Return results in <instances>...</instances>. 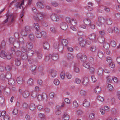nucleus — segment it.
<instances>
[{
  "label": "nucleus",
  "mask_w": 120,
  "mask_h": 120,
  "mask_svg": "<svg viewBox=\"0 0 120 120\" xmlns=\"http://www.w3.org/2000/svg\"><path fill=\"white\" fill-rule=\"evenodd\" d=\"M13 14H11L9 15L8 14H6V16L7 17V19L4 22H2V24H4L6 23L9 20L10 22L12 23L14 20L13 16Z\"/></svg>",
  "instance_id": "f257e3e1"
},
{
  "label": "nucleus",
  "mask_w": 120,
  "mask_h": 120,
  "mask_svg": "<svg viewBox=\"0 0 120 120\" xmlns=\"http://www.w3.org/2000/svg\"><path fill=\"white\" fill-rule=\"evenodd\" d=\"M51 19L54 21H57L59 20V17L57 15L55 14H52L50 16Z\"/></svg>",
  "instance_id": "f03ea898"
},
{
  "label": "nucleus",
  "mask_w": 120,
  "mask_h": 120,
  "mask_svg": "<svg viewBox=\"0 0 120 120\" xmlns=\"http://www.w3.org/2000/svg\"><path fill=\"white\" fill-rule=\"evenodd\" d=\"M11 73L9 72L7 73L5 75L2 74L0 76L1 78L2 79H3V77L4 78H6L7 79H9L11 78Z\"/></svg>",
  "instance_id": "7ed1b4c3"
},
{
  "label": "nucleus",
  "mask_w": 120,
  "mask_h": 120,
  "mask_svg": "<svg viewBox=\"0 0 120 120\" xmlns=\"http://www.w3.org/2000/svg\"><path fill=\"white\" fill-rule=\"evenodd\" d=\"M79 44L82 47H84L86 45V40L81 37L79 38Z\"/></svg>",
  "instance_id": "20e7f679"
},
{
  "label": "nucleus",
  "mask_w": 120,
  "mask_h": 120,
  "mask_svg": "<svg viewBox=\"0 0 120 120\" xmlns=\"http://www.w3.org/2000/svg\"><path fill=\"white\" fill-rule=\"evenodd\" d=\"M68 26L66 23L65 22H62L60 24V27L63 30H66L68 28Z\"/></svg>",
  "instance_id": "39448f33"
},
{
  "label": "nucleus",
  "mask_w": 120,
  "mask_h": 120,
  "mask_svg": "<svg viewBox=\"0 0 120 120\" xmlns=\"http://www.w3.org/2000/svg\"><path fill=\"white\" fill-rule=\"evenodd\" d=\"M49 56L51 57L52 60H56L58 58V55L56 53H54L52 55H49Z\"/></svg>",
  "instance_id": "423d86ee"
},
{
  "label": "nucleus",
  "mask_w": 120,
  "mask_h": 120,
  "mask_svg": "<svg viewBox=\"0 0 120 120\" xmlns=\"http://www.w3.org/2000/svg\"><path fill=\"white\" fill-rule=\"evenodd\" d=\"M16 81L19 84L22 85L23 83V78L21 76L18 77L17 78Z\"/></svg>",
  "instance_id": "0eeeda50"
},
{
  "label": "nucleus",
  "mask_w": 120,
  "mask_h": 120,
  "mask_svg": "<svg viewBox=\"0 0 120 120\" xmlns=\"http://www.w3.org/2000/svg\"><path fill=\"white\" fill-rule=\"evenodd\" d=\"M0 56L2 58L5 59L6 57V53L4 50H2L0 53Z\"/></svg>",
  "instance_id": "6e6552de"
},
{
  "label": "nucleus",
  "mask_w": 120,
  "mask_h": 120,
  "mask_svg": "<svg viewBox=\"0 0 120 120\" xmlns=\"http://www.w3.org/2000/svg\"><path fill=\"white\" fill-rule=\"evenodd\" d=\"M89 80L88 78L85 77L83 79V81L82 82V84L84 86H86L88 83Z\"/></svg>",
  "instance_id": "1a4fd4ad"
},
{
  "label": "nucleus",
  "mask_w": 120,
  "mask_h": 120,
  "mask_svg": "<svg viewBox=\"0 0 120 120\" xmlns=\"http://www.w3.org/2000/svg\"><path fill=\"white\" fill-rule=\"evenodd\" d=\"M43 46L45 49H48L50 48L49 44L47 42H44L43 43Z\"/></svg>",
  "instance_id": "9d476101"
},
{
  "label": "nucleus",
  "mask_w": 120,
  "mask_h": 120,
  "mask_svg": "<svg viewBox=\"0 0 120 120\" xmlns=\"http://www.w3.org/2000/svg\"><path fill=\"white\" fill-rule=\"evenodd\" d=\"M84 22L85 24L88 26L91 24V22L89 19L86 18L84 20Z\"/></svg>",
  "instance_id": "9b49d317"
},
{
  "label": "nucleus",
  "mask_w": 120,
  "mask_h": 120,
  "mask_svg": "<svg viewBox=\"0 0 120 120\" xmlns=\"http://www.w3.org/2000/svg\"><path fill=\"white\" fill-rule=\"evenodd\" d=\"M90 103L86 99H85L83 104V105L85 107H87L89 106L90 105Z\"/></svg>",
  "instance_id": "f8f14e48"
},
{
  "label": "nucleus",
  "mask_w": 120,
  "mask_h": 120,
  "mask_svg": "<svg viewBox=\"0 0 120 120\" xmlns=\"http://www.w3.org/2000/svg\"><path fill=\"white\" fill-rule=\"evenodd\" d=\"M21 57L23 60H25L27 59L28 57V56L26 53H23L21 55Z\"/></svg>",
  "instance_id": "ddd939ff"
},
{
  "label": "nucleus",
  "mask_w": 120,
  "mask_h": 120,
  "mask_svg": "<svg viewBox=\"0 0 120 120\" xmlns=\"http://www.w3.org/2000/svg\"><path fill=\"white\" fill-rule=\"evenodd\" d=\"M26 46L28 48L31 49L33 47V44L30 41H28L26 43Z\"/></svg>",
  "instance_id": "4468645a"
},
{
  "label": "nucleus",
  "mask_w": 120,
  "mask_h": 120,
  "mask_svg": "<svg viewBox=\"0 0 120 120\" xmlns=\"http://www.w3.org/2000/svg\"><path fill=\"white\" fill-rule=\"evenodd\" d=\"M88 5L87 6V8L89 11H91L93 9L92 7L93 4L91 3H89L88 4Z\"/></svg>",
  "instance_id": "2eb2a0df"
},
{
  "label": "nucleus",
  "mask_w": 120,
  "mask_h": 120,
  "mask_svg": "<svg viewBox=\"0 0 120 120\" xmlns=\"http://www.w3.org/2000/svg\"><path fill=\"white\" fill-rule=\"evenodd\" d=\"M98 41L100 43H102L105 41V38L103 36H100L98 38Z\"/></svg>",
  "instance_id": "dca6fc26"
},
{
  "label": "nucleus",
  "mask_w": 120,
  "mask_h": 120,
  "mask_svg": "<svg viewBox=\"0 0 120 120\" xmlns=\"http://www.w3.org/2000/svg\"><path fill=\"white\" fill-rule=\"evenodd\" d=\"M24 98H26L28 97L30 95V93L27 91L24 92L22 94Z\"/></svg>",
  "instance_id": "f3484780"
},
{
  "label": "nucleus",
  "mask_w": 120,
  "mask_h": 120,
  "mask_svg": "<svg viewBox=\"0 0 120 120\" xmlns=\"http://www.w3.org/2000/svg\"><path fill=\"white\" fill-rule=\"evenodd\" d=\"M50 73L52 76L53 77H55L57 74L56 71L53 69L51 70L50 71Z\"/></svg>",
  "instance_id": "a211bd4d"
},
{
  "label": "nucleus",
  "mask_w": 120,
  "mask_h": 120,
  "mask_svg": "<svg viewBox=\"0 0 120 120\" xmlns=\"http://www.w3.org/2000/svg\"><path fill=\"white\" fill-rule=\"evenodd\" d=\"M35 35L36 37L37 38H41V34L39 30H37L35 32Z\"/></svg>",
  "instance_id": "6ab92c4d"
},
{
  "label": "nucleus",
  "mask_w": 120,
  "mask_h": 120,
  "mask_svg": "<svg viewBox=\"0 0 120 120\" xmlns=\"http://www.w3.org/2000/svg\"><path fill=\"white\" fill-rule=\"evenodd\" d=\"M13 45L14 47L16 48H18L20 45V43H19L18 41L16 40L14 41Z\"/></svg>",
  "instance_id": "aec40b11"
},
{
  "label": "nucleus",
  "mask_w": 120,
  "mask_h": 120,
  "mask_svg": "<svg viewBox=\"0 0 120 120\" xmlns=\"http://www.w3.org/2000/svg\"><path fill=\"white\" fill-rule=\"evenodd\" d=\"M27 84L30 86H32L34 84V81L33 79L30 78L29 79L27 82Z\"/></svg>",
  "instance_id": "412c9836"
},
{
  "label": "nucleus",
  "mask_w": 120,
  "mask_h": 120,
  "mask_svg": "<svg viewBox=\"0 0 120 120\" xmlns=\"http://www.w3.org/2000/svg\"><path fill=\"white\" fill-rule=\"evenodd\" d=\"M36 67V66L34 65H32L30 67V70L33 71V74L34 75L35 74V71Z\"/></svg>",
  "instance_id": "4be33fe9"
},
{
  "label": "nucleus",
  "mask_w": 120,
  "mask_h": 120,
  "mask_svg": "<svg viewBox=\"0 0 120 120\" xmlns=\"http://www.w3.org/2000/svg\"><path fill=\"white\" fill-rule=\"evenodd\" d=\"M15 82V81L14 79L12 78L9 79L8 80V83L9 85H14Z\"/></svg>",
  "instance_id": "5701e85b"
},
{
  "label": "nucleus",
  "mask_w": 120,
  "mask_h": 120,
  "mask_svg": "<svg viewBox=\"0 0 120 120\" xmlns=\"http://www.w3.org/2000/svg\"><path fill=\"white\" fill-rule=\"evenodd\" d=\"M35 52L37 54V55L38 58L39 59H41L42 57V55L41 52L38 51H36Z\"/></svg>",
  "instance_id": "b1692460"
},
{
  "label": "nucleus",
  "mask_w": 120,
  "mask_h": 120,
  "mask_svg": "<svg viewBox=\"0 0 120 120\" xmlns=\"http://www.w3.org/2000/svg\"><path fill=\"white\" fill-rule=\"evenodd\" d=\"M97 55L99 57L101 58H102L103 56V52L100 50H99L98 51Z\"/></svg>",
  "instance_id": "393cba45"
},
{
  "label": "nucleus",
  "mask_w": 120,
  "mask_h": 120,
  "mask_svg": "<svg viewBox=\"0 0 120 120\" xmlns=\"http://www.w3.org/2000/svg\"><path fill=\"white\" fill-rule=\"evenodd\" d=\"M35 105L33 103L30 104L29 106V108L32 111H33L35 109Z\"/></svg>",
  "instance_id": "a878e982"
},
{
  "label": "nucleus",
  "mask_w": 120,
  "mask_h": 120,
  "mask_svg": "<svg viewBox=\"0 0 120 120\" xmlns=\"http://www.w3.org/2000/svg\"><path fill=\"white\" fill-rule=\"evenodd\" d=\"M69 118V116L66 113H65L63 116V118L64 120H68Z\"/></svg>",
  "instance_id": "bb28decb"
},
{
  "label": "nucleus",
  "mask_w": 120,
  "mask_h": 120,
  "mask_svg": "<svg viewBox=\"0 0 120 120\" xmlns=\"http://www.w3.org/2000/svg\"><path fill=\"white\" fill-rule=\"evenodd\" d=\"M15 63L16 65L19 66L21 64V60L18 58L16 59L15 61Z\"/></svg>",
  "instance_id": "cd10ccee"
},
{
  "label": "nucleus",
  "mask_w": 120,
  "mask_h": 120,
  "mask_svg": "<svg viewBox=\"0 0 120 120\" xmlns=\"http://www.w3.org/2000/svg\"><path fill=\"white\" fill-rule=\"evenodd\" d=\"M27 32L25 30L22 29L21 30V34L23 36H26L27 34Z\"/></svg>",
  "instance_id": "c85d7f7f"
},
{
  "label": "nucleus",
  "mask_w": 120,
  "mask_h": 120,
  "mask_svg": "<svg viewBox=\"0 0 120 120\" xmlns=\"http://www.w3.org/2000/svg\"><path fill=\"white\" fill-rule=\"evenodd\" d=\"M37 5L38 7L40 8H44V5L41 2H38L37 3Z\"/></svg>",
  "instance_id": "c756f323"
},
{
  "label": "nucleus",
  "mask_w": 120,
  "mask_h": 120,
  "mask_svg": "<svg viewBox=\"0 0 120 120\" xmlns=\"http://www.w3.org/2000/svg\"><path fill=\"white\" fill-rule=\"evenodd\" d=\"M80 59L84 63L87 60V57L86 55H83Z\"/></svg>",
  "instance_id": "7c9ffc66"
},
{
  "label": "nucleus",
  "mask_w": 120,
  "mask_h": 120,
  "mask_svg": "<svg viewBox=\"0 0 120 120\" xmlns=\"http://www.w3.org/2000/svg\"><path fill=\"white\" fill-rule=\"evenodd\" d=\"M83 65L84 67L88 68L90 67V64L89 62L86 61L83 63Z\"/></svg>",
  "instance_id": "2f4dec72"
},
{
  "label": "nucleus",
  "mask_w": 120,
  "mask_h": 120,
  "mask_svg": "<svg viewBox=\"0 0 120 120\" xmlns=\"http://www.w3.org/2000/svg\"><path fill=\"white\" fill-rule=\"evenodd\" d=\"M58 50L60 52H62L63 49V46L62 44H60L58 46Z\"/></svg>",
  "instance_id": "473e14b6"
},
{
  "label": "nucleus",
  "mask_w": 120,
  "mask_h": 120,
  "mask_svg": "<svg viewBox=\"0 0 120 120\" xmlns=\"http://www.w3.org/2000/svg\"><path fill=\"white\" fill-rule=\"evenodd\" d=\"M5 101L4 98V96L2 95H0V104H3Z\"/></svg>",
  "instance_id": "72a5a7b5"
},
{
  "label": "nucleus",
  "mask_w": 120,
  "mask_h": 120,
  "mask_svg": "<svg viewBox=\"0 0 120 120\" xmlns=\"http://www.w3.org/2000/svg\"><path fill=\"white\" fill-rule=\"evenodd\" d=\"M87 17L89 18L92 19L94 17V14L90 13H89L87 14Z\"/></svg>",
  "instance_id": "f704fd0d"
},
{
  "label": "nucleus",
  "mask_w": 120,
  "mask_h": 120,
  "mask_svg": "<svg viewBox=\"0 0 120 120\" xmlns=\"http://www.w3.org/2000/svg\"><path fill=\"white\" fill-rule=\"evenodd\" d=\"M103 73V69L102 68H99L98 71V74L100 76H101L102 75Z\"/></svg>",
  "instance_id": "c9c22d12"
},
{
  "label": "nucleus",
  "mask_w": 120,
  "mask_h": 120,
  "mask_svg": "<svg viewBox=\"0 0 120 120\" xmlns=\"http://www.w3.org/2000/svg\"><path fill=\"white\" fill-rule=\"evenodd\" d=\"M70 23L72 25L75 26L76 25L77 22L75 20H74L73 19H71Z\"/></svg>",
  "instance_id": "e433bc0d"
},
{
  "label": "nucleus",
  "mask_w": 120,
  "mask_h": 120,
  "mask_svg": "<svg viewBox=\"0 0 120 120\" xmlns=\"http://www.w3.org/2000/svg\"><path fill=\"white\" fill-rule=\"evenodd\" d=\"M103 6H101L99 8H98L97 11L98 13H101L103 12Z\"/></svg>",
  "instance_id": "4c0bfd02"
},
{
  "label": "nucleus",
  "mask_w": 120,
  "mask_h": 120,
  "mask_svg": "<svg viewBox=\"0 0 120 120\" xmlns=\"http://www.w3.org/2000/svg\"><path fill=\"white\" fill-rule=\"evenodd\" d=\"M95 36L94 34L92 33L88 35L89 38L90 39H94L95 38Z\"/></svg>",
  "instance_id": "58836bf2"
},
{
  "label": "nucleus",
  "mask_w": 120,
  "mask_h": 120,
  "mask_svg": "<svg viewBox=\"0 0 120 120\" xmlns=\"http://www.w3.org/2000/svg\"><path fill=\"white\" fill-rule=\"evenodd\" d=\"M31 95L34 98H35L37 96V93L36 91H34L31 93Z\"/></svg>",
  "instance_id": "ea45409f"
},
{
  "label": "nucleus",
  "mask_w": 120,
  "mask_h": 120,
  "mask_svg": "<svg viewBox=\"0 0 120 120\" xmlns=\"http://www.w3.org/2000/svg\"><path fill=\"white\" fill-rule=\"evenodd\" d=\"M101 90V88L99 86H97L95 89V91L96 93H98Z\"/></svg>",
  "instance_id": "a19ab883"
},
{
  "label": "nucleus",
  "mask_w": 120,
  "mask_h": 120,
  "mask_svg": "<svg viewBox=\"0 0 120 120\" xmlns=\"http://www.w3.org/2000/svg\"><path fill=\"white\" fill-rule=\"evenodd\" d=\"M62 42L63 45L66 46L68 43V41L66 39H63L62 41Z\"/></svg>",
  "instance_id": "79ce46f5"
},
{
  "label": "nucleus",
  "mask_w": 120,
  "mask_h": 120,
  "mask_svg": "<svg viewBox=\"0 0 120 120\" xmlns=\"http://www.w3.org/2000/svg\"><path fill=\"white\" fill-rule=\"evenodd\" d=\"M86 92L85 90H81L80 91V94L81 96H85L86 95Z\"/></svg>",
  "instance_id": "37998d69"
},
{
  "label": "nucleus",
  "mask_w": 120,
  "mask_h": 120,
  "mask_svg": "<svg viewBox=\"0 0 120 120\" xmlns=\"http://www.w3.org/2000/svg\"><path fill=\"white\" fill-rule=\"evenodd\" d=\"M103 47L105 49H107L110 47L109 44L105 42L104 44Z\"/></svg>",
  "instance_id": "c03bdc74"
},
{
  "label": "nucleus",
  "mask_w": 120,
  "mask_h": 120,
  "mask_svg": "<svg viewBox=\"0 0 120 120\" xmlns=\"http://www.w3.org/2000/svg\"><path fill=\"white\" fill-rule=\"evenodd\" d=\"M43 12H41V13L38 14L37 16H38V18L40 20L42 19L43 18Z\"/></svg>",
  "instance_id": "a18cd8bd"
},
{
  "label": "nucleus",
  "mask_w": 120,
  "mask_h": 120,
  "mask_svg": "<svg viewBox=\"0 0 120 120\" xmlns=\"http://www.w3.org/2000/svg\"><path fill=\"white\" fill-rule=\"evenodd\" d=\"M112 23V20L110 18H107L106 20V23L108 25H110Z\"/></svg>",
  "instance_id": "49530a36"
},
{
  "label": "nucleus",
  "mask_w": 120,
  "mask_h": 120,
  "mask_svg": "<svg viewBox=\"0 0 120 120\" xmlns=\"http://www.w3.org/2000/svg\"><path fill=\"white\" fill-rule=\"evenodd\" d=\"M19 43H20V44L23 45L24 44V39L22 37H20L19 38Z\"/></svg>",
  "instance_id": "de8ad7c7"
},
{
  "label": "nucleus",
  "mask_w": 120,
  "mask_h": 120,
  "mask_svg": "<svg viewBox=\"0 0 120 120\" xmlns=\"http://www.w3.org/2000/svg\"><path fill=\"white\" fill-rule=\"evenodd\" d=\"M110 44L112 47H115L116 45V42L112 40L110 42Z\"/></svg>",
  "instance_id": "09e8293b"
},
{
  "label": "nucleus",
  "mask_w": 120,
  "mask_h": 120,
  "mask_svg": "<svg viewBox=\"0 0 120 120\" xmlns=\"http://www.w3.org/2000/svg\"><path fill=\"white\" fill-rule=\"evenodd\" d=\"M29 39L31 41H34V35L33 34H30L29 36Z\"/></svg>",
  "instance_id": "8fccbe9b"
},
{
  "label": "nucleus",
  "mask_w": 120,
  "mask_h": 120,
  "mask_svg": "<svg viewBox=\"0 0 120 120\" xmlns=\"http://www.w3.org/2000/svg\"><path fill=\"white\" fill-rule=\"evenodd\" d=\"M117 112V111L116 109L113 108L112 109L111 112L113 114H116Z\"/></svg>",
  "instance_id": "3c124183"
},
{
  "label": "nucleus",
  "mask_w": 120,
  "mask_h": 120,
  "mask_svg": "<svg viewBox=\"0 0 120 120\" xmlns=\"http://www.w3.org/2000/svg\"><path fill=\"white\" fill-rule=\"evenodd\" d=\"M34 53V51L31 50H30L27 53V56H32Z\"/></svg>",
  "instance_id": "603ef678"
},
{
  "label": "nucleus",
  "mask_w": 120,
  "mask_h": 120,
  "mask_svg": "<svg viewBox=\"0 0 120 120\" xmlns=\"http://www.w3.org/2000/svg\"><path fill=\"white\" fill-rule=\"evenodd\" d=\"M15 39L14 38L10 37L9 39V43L10 44H13L14 41H15Z\"/></svg>",
  "instance_id": "864d4df0"
},
{
  "label": "nucleus",
  "mask_w": 120,
  "mask_h": 120,
  "mask_svg": "<svg viewBox=\"0 0 120 120\" xmlns=\"http://www.w3.org/2000/svg\"><path fill=\"white\" fill-rule=\"evenodd\" d=\"M95 114L93 113H91L89 117L91 120L94 119V118Z\"/></svg>",
  "instance_id": "5fc2aeb1"
},
{
  "label": "nucleus",
  "mask_w": 120,
  "mask_h": 120,
  "mask_svg": "<svg viewBox=\"0 0 120 120\" xmlns=\"http://www.w3.org/2000/svg\"><path fill=\"white\" fill-rule=\"evenodd\" d=\"M34 26L36 29V30H39V27L38 23H35L34 25Z\"/></svg>",
  "instance_id": "6e6d98bb"
},
{
  "label": "nucleus",
  "mask_w": 120,
  "mask_h": 120,
  "mask_svg": "<svg viewBox=\"0 0 120 120\" xmlns=\"http://www.w3.org/2000/svg\"><path fill=\"white\" fill-rule=\"evenodd\" d=\"M103 8L107 12H109L110 10V9L109 8L107 7L103 6Z\"/></svg>",
  "instance_id": "4d7b16f0"
},
{
  "label": "nucleus",
  "mask_w": 120,
  "mask_h": 120,
  "mask_svg": "<svg viewBox=\"0 0 120 120\" xmlns=\"http://www.w3.org/2000/svg\"><path fill=\"white\" fill-rule=\"evenodd\" d=\"M4 91L7 93L10 92L11 90V89L8 87H7L4 89Z\"/></svg>",
  "instance_id": "13d9d810"
},
{
  "label": "nucleus",
  "mask_w": 120,
  "mask_h": 120,
  "mask_svg": "<svg viewBox=\"0 0 120 120\" xmlns=\"http://www.w3.org/2000/svg\"><path fill=\"white\" fill-rule=\"evenodd\" d=\"M108 88L109 90H112L113 89V86L111 84H109L108 85Z\"/></svg>",
  "instance_id": "bf43d9fd"
},
{
  "label": "nucleus",
  "mask_w": 120,
  "mask_h": 120,
  "mask_svg": "<svg viewBox=\"0 0 120 120\" xmlns=\"http://www.w3.org/2000/svg\"><path fill=\"white\" fill-rule=\"evenodd\" d=\"M67 57L68 59H71L73 58V56L71 54L68 53L67 56Z\"/></svg>",
  "instance_id": "052dcab7"
},
{
  "label": "nucleus",
  "mask_w": 120,
  "mask_h": 120,
  "mask_svg": "<svg viewBox=\"0 0 120 120\" xmlns=\"http://www.w3.org/2000/svg\"><path fill=\"white\" fill-rule=\"evenodd\" d=\"M60 82L58 80L56 79H55L54 81V83L56 85H58L59 84Z\"/></svg>",
  "instance_id": "680f3d73"
},
{
  "label": "nucleus",
  "mask_w": 120,
  "mask_h": 120,
  "mask_svg": "<svg viewBox=\"0 0 120 120\" xmlns=\"http://www.w3.org/2000/svg\"><path fill=\"white\" fill-rule=\"evenodd\" d=\"M114 31L115 33L117 34L119 33V30L116 27H114Z\"/></svg>",
  "instance_id": "e2e57ef3"
},
{
  "label": "nucleus",
  "mask_w": 120,
  "mask_h": 120,
  "mask_svg": "<svg viewBox=\"0 0 120 120\" xmlns=\"http://www.w3.org/2000/svg\"><path fill=\"white\" fill-rule=\"evenodd\" d=\"M41 24L42 25L45 27H46L48 26V25L47 23L45 21H42L41 22Z\"/></svg>",
  "instance_id": "0e129e2a"
},
{
  "label": "nucleus",
  "mask_w": 120,
  "mask_h": 120,
  "mask_svg": "<svg viewBox=\"0 0 120 120\" xmlns=\"http://www.w3.org/2000/svg\"><path fill=\"white\" fill-rule=\"evenodd\" d=\"M109 67L111 68H113L115 66V64L114 63L112 62V61L109 63Z\"/></svg>",
  "instance_id": "69168bd1"
},
{
  "label": "nucleus",
  "mask_w": 120,
  "mask_h": 120,
  "mask_svg": "<svg viewBox=\"0 0 120 120\" xmlns=\"http://www.w3.org/2000/svg\"><path fill=\"white\" fill-rule=\"evenodd\" d=\"M96 49V48L95 46H92L90 48V50L93 52H94Z\"/></svg>",
  "instance_id": "338daca9"
},
{
  "label": "nucleus",
  "mask_w": 120,
  "mask_h": 120,
  "mask_svg": "<svg viewBox=\"0 0 120 120\" xmlns=\"http://www.w3.org/2000/svg\"><path fill=\"white\" fill-rule=\"evenodd\" d=\"M18 110L17 109H14L13 111V113L14 115H16L18 113Z\"/></svg>",
  "instance_id": "774afa93"
}]
</instances>
